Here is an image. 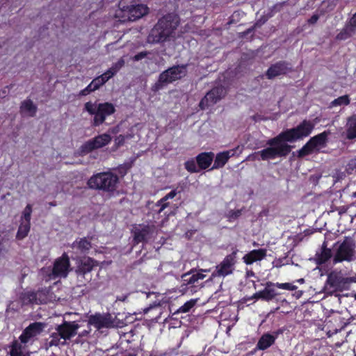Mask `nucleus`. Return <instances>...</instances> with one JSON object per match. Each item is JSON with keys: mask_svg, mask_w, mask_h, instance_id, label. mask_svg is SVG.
<instances>
[{"mask_svg": "<svg viewBox=\"0 0 356 356\" xmlns=\"http://www.w3.org/2000/svg\"><path fill=\"white\" fill-rule=\"evenodd\" d=\"M205 277V275L202 273H196L191 274V273H185L182 275L183 285L191 286V287L198 286L199 280H202Z\"/></svg>", "mask_w": 356, "mask_h": 356, "instance_id": "a878e982", "label": "nucleus"}, {"mask_svg": "<svg viewBox=\"0 0 356 356\" xmlns=\"http://www.w3.org/2000/svg\"><path fill=\"white\" fill-rule=\"evenodd\" d=\"M179 187H176L173 190H172L170 193H167L165 196L163 197L164 200L168 202L169 200L173 199L178 193H180L182 191V189L178 190Z\"/></svg>", "mask_w": 356, "mask_h": 356, "instance_id": "c03bdc74", "label": "nucleus"}, {"mask_svg": "<svg viewBox=\"0 0 356 356\" xmlns=\"http://www.w3.org/2000/svg\"><path fill=\"white\" fill-rule=\"evenodd\" d=\"M258 245V244H257L256 242H254V243H253V245H254V246H255V245Z\"/></svg>", "mask_w": 356, "mask_h": 356, "instance_id": "774afa93", "label": "nucleus"}, {"mask_svg": "<svg viewBox=\"0 0 356 356\" xmlns=\"http://www.w3.org/2000/svg\"><path fill=\"white\" fill-rule=\"evenodd\" d=\"M170 206V202L164 200L163 198H161L159 200L156 202L154 207L157 208V209L155 210V211L158 214H161L163 213L165 216L167 217L170 216V213H167L165 211V209L168 208Z\"/></svg>", "mask_w": 356, "mask_h": 356, "instance_id": "2f4dec72", "label": "nucleus"}, {"mask_svg": "<svg viewBox=\"0 0 356 356\" xmlns=\"http://www.w3.org/2000/svg\"><path fill=\"white\" fill-rule=\"evenodd\" d=\"M10 356H24L22 352V346L17 340H13L10 346Z\"/></svg>", "mask_w": 356, "mask_h": 356, "instance_id": "473e14b6", "label": "nucleus"}, {"mask_svg": "<svg viewBox=\"0 0 356 356\" xmlns=\"http://www.w3.org/2000/svg\"><path fill=\"white\" fill-rule=\"evenodd\" d=\"M70 257L66 252H64L61 257L55 259L51 275L54 279L58 277H66L70 272Z\"/></svg>", "mask_w": 356, "mask_h": 356, "instance_id": "2eb2a0df", "label": "nucleus"}, {"mask_svg": "<svg viewBox=\"0 0 356 356\" xmlns=\"http://www.w3.org/2000/svg\"><path fill=\"white\" fill-rule=\"evenodd\" d=\"M37 106L31 99H26L22 102L20 112L27 113L30 117H34L37 113Z\"/></svg>", "mask_w": 356, "mask_h": 356, "instance_id": "c85d7f7f", "label": "nucleus"}, {"mask_svg": "<svg viewBox=\"0 0 356 356\" xmlns=\"http://www.w3.org/2000/svg\"><path fill=\"white\" fill-rule=\"evenodd\" d=\"M84 110L89 115L93 116L92 125L99 127L102 124L107 117L113 115L115 112V106L111 102L98 103L88 102L84 104Z\"/></svg>", "mask_w": 356, "mask_h": 356, "instance_id": "20e7f679", "label": "nucleus"}, {"mask_svg": "<svg viewBox=\"0 0 356 356\" xmlns=\"http://www.w3.org/2000/svg\"><path fill=\"white\" fill-rule=\"evenodd\" d=\"M113 76V73H111V72L108 70L104 74L100 75L99 77H100V79H102V83H105Z\"/></svg>", "mask_w": 356, "mask_h": 356, "instance_id": "de8ad7c7", "label": "nucleus"}, {"mask_svg": "<svg viewBox=\"0 0 356 356\" xmlns=\"http://www.w3.org/2000/svg\"><path fill=\"white\" fill-rule=\"evenodd\" d=\"M119 182L118 175L111 172H102L93 175L87 181L89 188L113 193Z\"/></svg>", "mask_w": 356, "mask_h": 356, "instance_id": "f03ea898", "label": "nucleus"}, {"mask_svg": "<svg viewBox=\"0 0 356 356\" xmlns=\"http://www.w3.org/2000/svg\"><path fill=\"white\" fill-rule=\"evenodd\" d=\"M283 332H284V331H283V330H282V329H278V330H277L274 331V332H273V334H271L273 335V337H275V341L276 340V339L278 337V336H279L280 334H282L283 333Z\"/></svg>", "mask_w": 356, "mask_h": 356, "instance_id": "5fc2aeb1", "label": "nucleus"}, {"mask_svg": "<svg viewBox=\"0 0 356 356\" xmlns=\"http://www.w3.org/2000/svg\"><path fill=\"white\" fill-rule=\"evenodd\" d=\"M92 84H88L84 89L81 90L80 92H79V95L80 96H86L88 94H90V92L95 91L97 90V86H95V87H92Z\"/></svg>", "mask_w": 356, "mask_h": 356, "instance_id": "a18cd8bd", "label": "nucleus"}, {"mask_svg": "<svg viewBox=\"0 0 356 356\" xmlns=\"http://www.w3.org/2000/svg\"><path fill=\"white\" fill-rule=\"evenodd\" d=\"M73 244L83 253L88 252L92 247L90 241L86 238H80L79 241L76 240Z\"/></svg>", "mask_w": 356, "mask_h": 356, "instance_id": "7c9ffc66", "label": "nucleus"}, {"mask_svg": "<svg viewBox=\"0 0 356 356\" xmlns=\"http://www.w3.org/2000/svg\"><path fill=\"white\" fill-rule=\"evenodd\" d=\"M226 94L225 88L222 86L213 87L209 90L205 96L200 100L199 106L202 110H204L209 106L216 104Z\"/></svg>", "mask_w": 356, "mask_h": 356, "instance_id": "4468645a", "label": "nucleus"}, {"mask_svg": "<svg viewBox=\"0 0 356 356\" xmlns=\"http://www.w3.org/2000/svg\"><path fill=\"white\" fill-rule=\"evenodd\" d=\"M247 275H248V276H254V273L253 271H252V270L248 271L247 272Z\"/></svg>", "mask_w": 356, "mask_h": 356, "instance_id": "052dcab7", "label": "nucleus"}, {"mask_svg": "<svg viewBox=\"0 0 356 356\" xmlns=\"http://www.w3.org/2000/svg\"><path fill=\"white\" fill-rule=\"evenodd\" d=\"M185 169L191 173H196L200 171V169L193 159H189L184 163Z\"/></svg>", "mask_w": 356, "mask_h": 356, "instance_id": "c9c22d12", "label": "nucleus"}, {"mask_svg": "<svg viewBox=\"0 0 356 356\" xmlns=\"http://www.w3.org/2000/svg\"><path fill=\"white\" fill-rule=\"evenodd\" d=\"M126 137L124 135H119L115 138V144L117 146V147H120L122 145H124L125 143Z\"/></svg>", "mask_w": 356, "mask_h": 356, "instance_id": "09e8293b", "label": "nucleus"}, {"mask_svg": "<svg viewBox=\"0 0 356 356\" xmlns=\"http://www.w3.org/2000/svg\"><path fill=\"white\" fill-rule=\"evenodd\" d=\"M49 292V288H42L36 291L40 305L46 304L48 302Z\"/></svg>", "mask_w": 356, "mask_h": 356, "instance_id": "f704fd0d", "label": "nucleus"}, {"mask_svg": "<svg viewBox=\"0 0 356 356\" xmlns=\"http://www.w3.org/2000/svg\"><path fill=\"white\" fill-rule=\"evenodd\" d=\"M279 138L280 134L268 140L266 143L269 147L257 152L261 160L266 161L277 157H286L291 152L292 146Z\"/></svg>", "mask_w": 356, "mask_h": 356, "instance_id": "7ed1b4c3", "label": "nucleus"}, {"mask_svg": "<svg viewBox=\"0 0 356 356\" xmlns=\"http://www.w3.org/2000/svg\"><path fill=\"white\" fill-rule=\"evenodd\" d=\"M49 205L50 207H55L57 205L56 202H49Z\"/></svg>", "mask_w": 356, "mask_h": 356, "instance_id": "0e129e2a", "label": "nucleus"}, {"mask_svg": "<svg viewBox=\"0 0 356 356\" xmlns=\"http://www.w3.org/2000/svg\"><path fill=\"white\" fill-rule=\"evenodd\" d=\"M214 154L212 152H202L195 157L196 163L200 170H206L211 165Z\"/></svg>", "mask_w": 356, "mask_h": 356, "instance_id": "b1692460", "label": "nucleus"}, {"mask_svg": "<svg viewBox=\"0 0 356 356\" xmlns=\"http://www.w3.org/2000/svg\"><path fill=\"white\" fill-rule=\"evenodd\" d=\"M30 229L31 222H21L16 234V238L18 240L24 239L28 236Z\"/></svg>", "mask_w": 356, "mask_h": 356, "instance_id": "c756f323", "label": "nucleus"}, {"mask_svg": "<svg viewBox=\"0 0 356 356\" xmlns=\"http://www.w3.org/2000/svg\"><path fill=\"white\" fill-rule=\"evenodd\" d=\"M291 65L289 63L285 60H280L274 64H272L264 75H260L259 77L263 79L264 76L268 79H273L275 77L286 75L289 72L291 71Z\"/></svg>", "mask_w": 356, "mask_h": 356, "instance_id": "dca6fc26", "label": "nucleus"}, {"mask_svg": "<svg viewBox=\"0 0 356 356\" xmlns=\"http://www.w3.org/2000/svg\"><path fill=\"white\" fill-rule=\"evenodd\" d=\"M112 140V138L108 134H99L92 139L85 142L79 148V154L81 156H85L92 151L104 147L108 145Z\"/></svg>", "mask_w": 356, "mask_h": 356, "instance_id": "9b49d317", "label": "nucleus"}, {"mask_svg": "<svg viewBox=\"0 0 356 356\" xmlns=\"http://www.w3.org/2000/svg\"><path fill=\"white\" fill-rule=\"evenodd\" d=\"M125 356H136V355L132 354V353H129V354L126 355Z\"/></svg>", "mask_w": 356, "mask_h": 356, "instance_id": "338daca9", "label": "nucleus"}, {"mask_svg": "<svg viewBox=\"0 0 356 356\" xmlns=\"http://www.w3.org/2000/svg\"><path fill=\"white\" fill-rule=\"evenodd\" d=\"M196 302L197 300L191 299L190 300L186 302L182 306H181L178 309V312L181 313L188 312L195 305Z\"/></svg>", "mask_w": 356, "mask_h": 356, "instance_id": "58836bf2", "label": "nucleus"}, {"mask_svg": "<svg viewBox=\"0 0 356 356\" xmlns=\"http://www.w3.org/2000/svg\"><path fill=\"white\" fill-rule=\"evenodd\" d=\"M44 323L41 322H34L26 327L19 336V339L22 343H26L29 340L40 334L44 328Z\"/></svg>", "mask_w": 356, "mask_h": 356, "instance_id": "a211bd4d", "label": "nucleus"}, {"mask_svg": "<svg viewBox=\"0 0 356 356\" xmlns=\"http://www.w3.org/2000/svg\"><path fill=\"white\" fill-rule=\"evenodd\" d=\"M330 135L329 130H325L312 138L298 151V157L303 158L314 152L318 153L321 149L327 147L328 137Z\"/></svg>", "mask_w": 356, "mask_h": 356, "instance_id": "0eeeda50", "label": "nucleus"}, {"mask_svg": "<svg viewBox=\"0 0 356 356\" xmlns=\"http://www.w3.org/2000/svg\"><path fill=\"white\" fill-rule=\"evenodd\" d=\"M149 54H150L149 51H143L138 53L132 57V60L134 61H139L145 58H146Z\"/></svg>", "mask_w": 356, "mask_h": 356, "instance_id": "49530a36", "label": "nucleus"}, {"mask_svg": "<svg viewBox=\"0 0 356 356\" xmlns=\"http://www.w3.org/2000/svg\"><path fill=\"white\" fill-rule=\"evenodd\" d=\"M298 282H300V283H303L304 282V279L301 278V279L298 280Z\"/></svg>", "mask_w": 356, "mask_h": 356, "instance_id": "69168bd1", "label": "nucleus"}, {"mask_svg": "<svg viewBox=\"0 0 356 356\" xmlns=\"http://www.w3.org/2000/svg\"><path fill=\"white\" fill-rule=\"evenodd\" d=\"M350 196L351 197H356V190L355 191H353L351 194H350Z\"/></svg>", "mask_w": 356, "mask_h": 356, "instance_id": "e2e57ef3", "label": "nucleus"}, {"mask_svg": "<svg viewBox=\"0 0 356 356\" xmlns=\"http://www.w3.org/2000/svg\"><path fill=\"white\" fill-rule=\"evenodd\" d=\"M152 232V228L149 225H144L141 229H136L133 232V243L134 245L140 243H147Z\"/></svg>", "mask_w": 356, "mask_h": 356, "instance_id": "412c9836", "label": "nucleus"}, {"mask_svg": "<svg viewBox=\"0 0 356 356\" xmlns=\"http://www.w3.org/2000/svg\"><path fill=\"white\" fill-rule=\"evenodd\" d=\"M350 99L349 96L347 95H345L339 97L338 98L334 99L332 102L331 104L333 106H341V105L347 106L350 104Z\"/></svg>", "mask_w": 356, "mask_h": 356, "instance_id": "4c0bfd02", "label": "nucleus"}, {"mask_svg": "<svg viewBox=\"0 0 356 356\" xmlns=\"http://www.w3.org/2000/svg\"><path fill=\"white\" fill-rule=\"evenodd\" d=\"M80 325L76 321H66L56 327V331L58 332V335L64 340H70L77 334V330Z\"/></svg>", "mask_w": 356, "mask_h": 356, "instance_id": "f3484780", "label": "nucleus"}, {"mask_svg": "<svg viewBox=\"0 0 356 356\" xmlns=\"http://www.w3.org/2000/svg\"><path fill=\"white\" fill-rule=\"evenodd\" d=\"M31 213L32 206L29 204L26 205V207H25L24 210L22 212L21 222H31Z\"/></svg>", "mask_w": 356, "mask_h": 356, "instance_id": "ea45409f", "label": "nucleus"}, {"mask_svg": "<svg viewBox=\"0 0 356 356\" xmlns=\"http://www.w3.org/2000/svg\"><path fill=\"white\" fill-rule=\"evenodd\" d=\"M252 300H261L260 291L254 293L252 296L245 298V301H250Z\"/></svg>", "mask_w": 356, "mask_h": 356, "instance_id": "3c124183", "label": "nucleus"}, {"mask_svg": "<svg viewBox=\"0 0 356 356\" xmlns=\"http://www.w3.org/2000/svg\"><path fill=\"white\" fill-rule=\"evenodd\" d=\"M355 244L353 239L350 237H346L336 250L333 257L334 264L353 261L355 257Z\"/></svg>", "mask_w": 356, "mask_h": 356, "instance_id": "1a4fd4ad", "label": "nucleus"}, {"mask_svg": "<svg viewBox=\"0 0 356 356\" xmlns=\"http://www.w3.org/2000/svg\"><path fill=\"white\" fill-rule=\"evenodd\" d=\"M90 330H85L79 334V337H87L90 334Z\"/></svg>", "mask_w": 356, "mask_h": 356, "instance_id": "13d9d810", "label": "nucleus"}, {"mask_svg": "<svg viewBox=\"0 0 356 356\" xmlns=\"http://www.w3.org/2000/svg\"><path fill=\"white\" fill-rule=\"evenodd\" d=\"M23 299L31 304L40 305L36 291H29L24 294Z\"/></svg>", "mask_w": 356, "mask_h": 356, "instance_id": "e433bc0d", "label": "nucleus"}, {"mask_svg": "<svg viewBox=\"0 0 356 356\" xmlns=\"http://www.w3.org/2000/svg\"><path fill=\"white\" fill-rule=\"evenodd\" d=\"M179 24V17L168 13L160 18L150 31L147 37L149 43H162L169 40Z\"/></svg>", "mask_w": 356, "mask_h": 356, "instance_id": "f257e3e1", "label": "nucleus"}, {"mask_svg": "<svg viewBox=\"0 0 356 356\" xmlns=\"http://www.w3.org/2000/svg\"><path fill=\"white\" fill-rule=\"evenodd\" d=\"M127 0H121L119 2V7L123 13V17H127L129 21H136L149 12V8L144 4L127 5Z\"/></svg>", "mask_w": 356, "mask_h": 356, "instance_id": "9d476101", "label": "nucleus"}, {"mask_svg": "<svg viewBox=\"0 0 356 356\" xmlns=\"http://www.w3.org/2000/svg\"><path fill=\"white\" fill-rule=\"evenodd\" d=\"M286 2L277 3L270 9L269 17H272L275 13L281 11Z\"/></svg>", "mask_w": 356, "mask_h": 356, "instance_id": "37998d69", "label": "nucleus"}, {"mask_svg": "<svg viewBox=\"0 0 356 356\" xmlns=\"http://www.w3.org/2000/svg\"><path fill=\"white\" fill-rule=\"evenodd\" d=\"M238 252L239 250L236 248H232V252L226 255L223 260L216 266L212 276L225 277L232 274L238 262Z\"/></svg>", "mask_w": 356, "mask_h": 356, "instance_id": "6e6552de", "label": "nucleus"}, {"mask_svg": "<svg viewBox=\"0 0 356 356\" xmlns=\"http://www.w3.org/2000/svg\"><path fill=\"white\" fill-rule=\"evenodd\" d=\"M88 323L94 326L98 330L104 328L120 327L116 321V317H113L110 313L92 314L88 316Z\"/></svg>", "mask_w": 356, "mask_h": 356, "instance_id": "f8f14e48", "label": "nucleus"}, {"mask_svg": "<svg viewBox=\"0 0 356 356\" xmlns=\"http://www.w3.org/2000/svg\"><path fill=\"white\" fill-rule=\"evenodd\" d=\"M266 249H255L245 254L243 257V261L246 265H252L254 262L263 260L266 258Z\"/></svg>", "mask_w": 356, "mask_h": 356, "instance_id": "aec40b11", "label": "nucleus"}, {"mask_svg": "<svg viewBox=\"0 0 356 356\" xmlns=\"http://www.w3.org/2000/svg\"><path fill=\"white\" fill-rule=\"evenodd\" d=\"M275 337L270 333L264 334L259 339L256 348L260 350H265L275 343Z\"/></svg>", "mask_w": 356, "mask_h": 356, "instance_id": "cd10ccee", "label": "nucleus"}, {"mask_svg": "<svg viewBox=\"0 0 356 356\" xmlns=\"http://www.w3.org/2000/svg\"><path fill=\"white\" fill-rule=\"evenodd\" d=\"M254 26L251 28L248 29L245 31L243 32V34L248 35L249 33H252L254 31Z\"/></svg>", "mask_w": 356, "mask_h": 356, "instance_id": "bf43d9fd", "label": "nucleus"}, {"mask_svg": "<svg viewBox=\"0 0 356 356\" xmlns=\"http://www.w3.org/2000/svg\"><path fill=\"white\" fill-rule=\"evenodd\" d=\"M319 19V15L318 14H314L309 19L307 20V23L309 24H314L317 22Z\"/></svg>", "mask_w": 356, "mask_h": 356, "instance_id": "864d4df0", "label": "nucleus"}, {"mask_svg": "<svg viewBox=\"0 0 356 356\" xmlns=\"http://www.w3.org/2000/svg\"><path fill=\"white\" fill-rule=\"evenodd\" d=\"M356 33V13L347 21L337 35L336 39L338 40H346L353 36Z\"/></svg>", "mask_w": 356, "mask_h": 356, "instance_id": "6ab92c4d", "label": "nucleus"}, {"mask_svg": "<svg viewBox=\"0 0 356 356\" xmlns=\"http://www.w3.org/2000/svg\"><path fill=\"white\" fill-rule=\"evenodd\" d=\"M315 124L308 120H302L295 127L287 129L280 133V138L286 143H294L308 137L313 131Z\"/></svg>", "mask_w": 356, "mask_h": 356, "instance_id": "423d86ee", "label": "nucleus"}, {"mask_svg": "<svg viewBox=\"0 0 356 356\" xmlns=\"http://www.w3.org/2000/svg\"><path fill=\"white\" fill-rule=\"evenodd\" d=\"M346 138L348 140L356 138V114L350 115L347 119Z\"/></svg>", "mask_w": 356, "mask_h": 356, "instance_id": "bb28decb", "label": "nucleus"}, {"mask_svg": "<svg viewBox=\"0 0 356 356\" xmlns=\"http://www.w3.org/2000/svg\"><path fill=\"white\" fill-rule=\"evenodd\" d=\"M355 184L354 183L348 184L347 186L342 190V192L343 193H348L350 191V188L351 186H355Z\"/></svg>", "mask_w": 356, "mask_h": 356, "instance_id": "4d7b16f0", "label": "nucleus"}, {"mask_svg": "<svg viewBox=\"0 0 356 356\" xmlns=\"http://www.w3.org/2000/svg\"><path fill=\"white\" fill-rule=\"evenodd\" d=\"M265 285V288L263 290L260 291V293L261 300L266 302H270L273 300L278 295L276 291L273 288V286H276L278 289L288 291H295L298 288L296 285H293V284L288 282L274 283L272 282H267Z\"/></svg>", "mask_w": 356, "mask_h": 356, "instance_id": "ddd939ff", "label": "nucleus"}, {"mask_svg": "<svg viewBox=\"0 0 356 356\" xmlns=\"http://www.w3.org/2000/svg\"><path fill=\"white\" fill-rule=\"evenodd\" d=\"M187 74V65H173L162 72L157 81L152 86V91L156 92L165 86L184 77Z\"/></svg>", "mask_w": 356, "mask_h": 356, "instance_id": "39448f33", "label": "nucleus"}, {"mask_svg": "<svg viewBox=\"0 0 356 356\" xmlns=\"http://www.w3.org/2000/svg\"><path fill=\"white\" fill-rule=\"evenodd\" d=\"M92 87L97 86V90L99 88V87L104 83H102V79L100 77H97L96 79H93L90 84H92Z\"/></svg>", "mask_w": 356, "mask_h": 356, "instance_id": "603ef678", "label": "nucleus"}, {"mask_svg": "<svg viewBox=\"0 0 356 356\" xmlns=\"http://www.w3.org/2000/svg\"><path fill=\"white\" fill-rule=\"evenodd\" d=\"M342 277L335 273H330L327 276V283L330 286L335 288L338 287L342 283Z\"/></svg>", "mask_w": 356, "mask_h": 356, "instance_id": "72a5a7b5", "label": "nucleus"}, {"mask_svg": "<svg viewBox=\"0 0 356 356\" xmlns=\"http://www.w3.org/2000/svg\"><path fill=\"white\" fill-rule=\"evenodd\" d=\"M58 334V332L56 331V332H54L51 334V341L49 342L51 346H58L59 345L65 344V341H61L60 340L63 339Z\"/></svg>", "mask_w": 356, "mask_h": 356, "instance_id": "a19ab883", "label": "nucleus"}, {"mask_svg": "<svg viewBox=\"0 0 356 356\" xmlns=\"http://www.w3.org/2000/svg\"><path fill=\"white\" fill-rule=\"evenodd\" d=\"M124 60L123 58H120L118 62L114 63L111 67L108 69L109 71L111 72V73H113V76L117 74V72L124 65Z\"/></svg>", "mask_w": 356, "mask_h": 356, "instance_id": "79ce46f5", "label": "nucleus"}, {"mask_svg": "<svg viewBox=\"0 0 356 356\" xmlns=\"http://www.w3.org/2000/svg\"><path fill=\"white\" fill-rule=\"evenodd\" d=\"M95 261L90 257L80 260L76 269V273L78 277H84L85 275L91 272L95 266Z\"/></svg>", "mask_w": 356, "mask_h": 356, "instance_id": "5701e85b", "label": "nucleus"}, {"mask_svg": "<svg viewBox=\"0 0 356 356\" xmlns=\"http://www.w3.org/2000/svg\"><path fill=\"white\" fill-rule=\"evenodd\" d=\"M234 151L233 149L218 153L215 157L214 163L211 170L219 169L224 167L229 161V158L234 156Z\"/></svg>", "mask_w": 356, "mask_h": 356, "instance_id": "393cba45", "label": "nucleus"}, {"mask_svg": "<svg viewBox=\"0 0 356 356\" xmlns=\"http://www.w3.org/2000/svg\"><path fill=\"white\" fill-rule=\"evenodd\" d=\"M127 169H128V168L126 165H124V166L120 165L118 168V171L120 174L124 175L127 173Z\"/></svg>", "mask_w": 356, "mask_h": 356, "instance_id": "6e6d98bb", "label": "nucleus"}, {"mask_svg": "<svg viewBox=\"0 0 356 356\" xmlns=\"http://www.w3.org/2000/svg\"><path fill=\"white\" fill-rule=\"evenodd\" d=\"M347 170L353 171L356 170V157L351 159L347 164Z\"/></svg>", "mask_w": 356, "mask_h": 356, "instance_id": "8fccbe9b", "label": "nucleus"}, {"mask_svg": "<svg viewBox=\"0 0 356 356\" xmlns=\"http://www.w3.org/2000/svg\"><path fill=\"white\" fill-rule=\"evenodd\" d=\"M6 93H7V88L2 90V96L5 97L6 95Z\"/></svg>", "mask_w": 356, "mask_h": 356, "instance_id": "680f3d73", "label": "nucleus"}, {"mask_svg": "<svg viewBox=\"0 0 356 356\" xmlns=\"http://www.w3.org/2000/svg\"><path fill=\"white\" fill-rule=\"evenodd\" d=\"M332 256V249L327 248V242L324 241L322 243L321 251L316 252L314 259L317 265H323L327 262Z\"/></svg>", "mask_w": 356, "mask_h": 356, "instance_id": "4be33fe9", "label": "nucleus"}]
</instances>
